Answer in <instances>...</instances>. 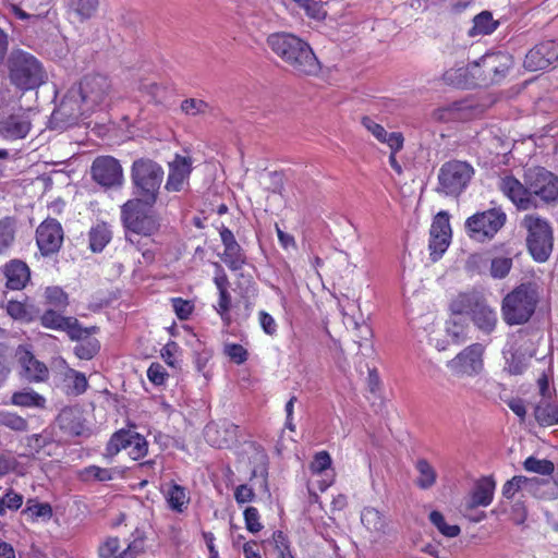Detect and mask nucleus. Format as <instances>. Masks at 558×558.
I'll list each match as a JSON object with an SVG mask.
<instances>
[{
	"mask_svg": "<svg viewBox=\"0 0 558 558\" xmlns=\"http://www.w3.org/2000/svg\"><path fill=\"white\" fill-rule=\"evenodd\" d=\"M83 106L76 89L71 88L62 99L60 106L53 111L52 120L64 126L72 125L76 123L81 116L89 110L87 107L84 108Z\"/></svg>",
	"mask_w": 558,
	"mask_h": 558,
	"instance_id": "a211bd4d",
	"label": "nucleus"
},
{
	"mask_svg": "<svg viewBox=\"0 0 558 558\" xmlns=\"http://www.w3.org/2000/svg\"><path fill=\"white\" fill-rule=\"evenodd\" d=\"M487 85L486 75L483 76L480 62H472L456 70V87L473 88Z\"/></svg>",
	"mask_w": 558,
	"mask_h": 558,
	"instance_id": "c756f323",
	"label": "nucleus"
},
{
	"mask_svg": "<svg viewBox=\"0 0 558 558\" xmlns=\"http://www.w3.org/2000/svg\"><path fill=\"white\" fill-rule=\"evenodd\" d=\"M132 430L121 429L114 433L106 447V456L113 457L121 450H126L133 436Z\"/></svg>",
	"mask_w": 558,
	"mask_h": 558,
	"instance_id": "4c0bfd02",
	"label": "nucleus"
},
{
	"mask_svg": "<svg viewBox=\"0 0 558 558\" xmlns=\"http://www.w3.org/2000/svg\"><path fill=\"white\" fill-rule=\"evenodd\" d=\"M46 298L49 301V303L54 305L56 307H64L68 304L66 294L60 288L57 287L47 288Z\"/></svg>",
	"mask_w": 558,
	"mask_h": 558,
	"instance_id": "680f3d73",
	"label": "nucleus"
},
{
	"mask_svg": "<svg viewBox=\"0 0 558 558\" xmlns=\"http://www.w3.org/2000/svg\"><path fill=\"white\" fill-rule=\"evenodd\" d=\"M138 553L135 542L123 547L118 537H108L98 547L99 558H135Z\"/></svg>",
	"mask_w": 558,
	"mask_h": 558,
	"instance_id": "bb28decb",
	"label": "nucleus"
},
{
	"mask_svg": "<svg viewBox=\"0 0 558 558\" xmlns=\"http://www.w3.org/2000/svg\"><path fill=\"white\" fill-rule=\"evenodd\" d=\"M36 242L43 255L58 252L63 242V230L56 219H46L36 231Z\"/></svg>",
	"mask_w": 558,
	"mask_h": 558,
	"instance_id": "dca6fc26",
	"label": "nucleus"
},
{
	"mask_svg": "<svg viewBox=\"0 0 558 558\" xmlns=\"http://www.w3.org/2000/svg\"><path fill=\"white\" fill-rule=\"evenodd\" d=\"M126 450H128V454L133 460H138L147 453L148 445H147L146 439L143 436H141L137 433H133L132 439H131L130 445L128 446Z\"/></svg>",
	"mask_w": 558,
	"mask_h": 558,
	"instance_id": "09e8293b",
	"label": "nucleus"
},
{
	"mask_svg": "<svg viewBox=\"0 0 558 558\" xmlns=\"http://www.w3.org/2000/svg\"><path fill=\"white\" fill-rule=\"evenodd\" d=\"M166 498L169 507L177 512H183L190 501L185 488L178 484H172L168 488Z\"/></svg>",
	"mask_w": 558,
	"mask_h": 558,
	"instance_id": "c9c22d12",
	"label": "nucleus"
},
{
	"mask_svg": "<svg viewBox=\"0 0 558 558\" xmlns=\"http://www.w3.org/2000/svg\"><path fill=\"white\" fill-rule=\"evenodd\" d=\"M11 373V354L8 348L0 344V387Z\"/></svg>",
	"mask_w": 558,
	"mask_h": 558,
	"instance_id": "4d7b16f0",
	"label": "nucleus"
},
{
	"mask_svg": "<svg viewBox=\"0 0 558 558\" xmlns=\"http://www.w3.org/2000/svg\"><path fill=\"white\" fill-rule=\"evenodd\" d=\"M68 379L71 380V385L69 386L71 393L74 396H80L84 393L88 387L87 378L83 373L71 369L68 373Z\"/></svg>",
	"mask_w": 558,
	"mask_h": 558,
	"instance_id": "3c124183",
	"label": "nucleus"
},
{
	"mask_svg": "<svg viewBox=\"0 0 558 558\" xmlns=\"http://www.w3.org/2000/svg\"><path fill=\"white\" fill-rule=\"evenodd\" d=\"M57 423L62 430L71 436H81L86 430L83 413L78 408L63 409L57 417Z\"/></svg>",
	"mask_w": 558,
	"mask_h": 558,
	"instance_id": "c85d7f7f",
	"label": "nucleus"
},
{
	"mask_svg": "<svg viewBox=\"0 0 558 558\" xmlns=\"http://www.w3.org/2000/svg\"><path fill=\"white\" fill-rule=\"evenodd\" d=\"M267 45L298 75H315L320 70L311 46L292 33L271 34Z\"/></svg>",
	"mask_w": 558,
	"mask_h": 558,
	"instance_id": "f257e3e1",
	"label": "nucleus"
},
{
	"mask_svg": "<svg viewBox=\"0 0 558 558\" xmlns=\"http://www.w3.org/2000/svg\"><path fill=\"white\" fill-rule=\"evenodd\" d=\"M41 324L51 329H60L68 332L70 338L86 336V331L74 317H64L53 310H47L41 316Z\"/></svg>",
	"mask_w": 558,
	"mask_h": 558,
	"instance_id": "5701e85b",
	"label": "nucleus"
},
{
	"mask_svg": "<svg viewBox=\"0 0 558 558\" xmlns=\"http://www.w3.org/2000/svg\"><path fill=\"white\" fill-rule=\"evenodd\" d=\"M362 125L371 132L379 142H383L387 135V131L384 129L383 125L376 123L373 119L369 117H363L362 118Z\"/></svg>",
	"mask_w": 558,
	"mask_h": 558,
	"instance_id": "0e129e2a",
	"label": "nucleus"
},
{
	"mask_svg": "<svg viewBox=\"0 0 558 558\" xmlns=\"http://www.w3.org/2000/svg\"><path fill=\"white\" fill-rule=\"evenodd\" d=\"M531 201L539 198L545 203L558 201V177L543 167H532L524 171ZM537 204V202H535Z\"/></svg>",
	"mask_w": 558,
	"mask_h": 558,
	"instance_id": "0eeeda50",
	"label": "nucleus"
},
{
	"mask_svg": "<svg viewBox=\"0 0 558 558\" xmlns=\"http://www.w3.org/2000/svg\"><path fill=\"white\" fill-rule=\"evenodd\" d=\"M531 482V478L522 475H515L504 484L502 496L507 499H511L517 492H519L522 487L530 484Z\"/></svg>",
	"mask_w": 558,
	"mask_h": 558,
	"instance_id": "8fccbe9b",
	"label": "nucleus"
},
{
	"mask_svg": "<svg viewBox=\"0 0 558 558\" xmlns=\"http://www.w3.org/2000/svg\"><path fill=\"white\" fill-rule=\"evenodd\" d=\"M222 260L232 270H239L242 268L245 263V256L242 253L239 243L225 247Z\"/></svg>",
	"mask_w": 558,
	"mask_h": 558,
	"instance_id": "79ce46f5",
	"label": "nucleus"
},
{
	"mask_svg": "<svg viewBox=\"0 0 558 558\" xmlns=\"http://www.w3.org/2000/svg\"><path fill=\"white\" fill-rule=\"evenodd\" d=\"M231 306V295L228 291L219 292V301L216 306L217 313L220 315L221 319L229 325L230 316L229 311Z\"/></svg>",
	"mask_w": 558,
	"mask_h": 558,
	"instance_id": "13d9d810",
	"label": "nucleus"
},
{
	"mask_svg": "<svg viewBox=\"0 0 558 558\" xmlns=\"http://www.w3.org/2000/svg\"><path fill=\"white\" fill-rule=\"evenodd\" d=\"M556 43L543 41L533 47L525 56L524 68L529 71H539L556 62Z\"/></svg>",
	"mask_w": 558,
	"mask_h": 558,
	"instance_id": "412c9836",
	"label": "nucleus"
},
{
	"mask_svg": "<svg viewBox=\"0 0 558 558\" xmlns=\"http://www.w3.org/2000/svg\"><path fill=\"white\" fill-rule=\"evenodd\" d=\"M170 172L166 183L168 191L178 192L182 189L184 181L189 178L192 170V159L177 155L170 162Z\"/></svg>",
	"mask_w": 558,
	"mask_h": 558,
	"instance_id": "393cba45",
	"label": "nucleus"
},
{
	"mask_svg": "<svg viewBox=\"0 0 558 558\" xmlns=\"http://www.w3.org/2000/svg\"><path fill=\"white\" fill-rule=\"evenodd\" d=\"M474 174L473 167L465 161H456V191H462L471 181Z\"/></svg>",
	"mask_w": 558,
	"mask_h": 558,
	"instance_id": "c03bdc74",
	"label": "nucleus"
},
{
	"mask_svg": "<svg viewBox=\"0 0 558 558\" xmlns=\"http://www.w3.org/2000/svg\"><path fill=\"white\" fill-rule=\"evenodd\" d=\"M429 520L441 534L448 537L453 536V526L446 524L444 515L439 511H432L429 513Z\"/></svg>",
	"mask_w": 558,
	"mask_h": 558,
	"instance_id": "e2e57ef3",
	"label": "nucleus"
},
{
	"mask_svg": "<svg viewBox=\"0 0 558 558\" xmlns=\"http://www.w3.org/2000/svg\"><path fill=\"white\" fill-rule=\"evenodd\" d=\"M534 415L542 426L558 424V403L543 401L535 408Z\"/></svg>",
	"mask_w": 558,
	"mask_h": 558,
	"instance_id": "473e14b6",
	"label": "nucleus"
},
{
	"mask_svg": "<svg viewBox=\"0 0 558 558\" xmlns=\"http://www.w3.org/2000/svg\"><path fill=\"white\" fill-rule=\"evenodd\" d=\"M403 135L399 132L387 133L385 140L381 143H386L391 149L390 154H397L403 147Z\"/></svg>",
	"mask_w": 558,
	"mask_h": 558,
	"instance_id": "338daca9",
	"label": "nucleus"
},
{
	"mask_svg": "<svg viewBox=\"0 0 558 558\" xmlns=\"http://www.w3.org/2000/svg\"><path fill=\"white\" fill-rule=\"evenodd\" d=\"M473 27L470 31L471 36L475 35H489L499 25L498 21L493 19V14L489 11H482L473 19Z\"/></svg>",
	"mask_w": 558,
	"mask_h": 558,
	"instance_id": "72a5a7b5",
	"label": "nucleus"
},
{
	"mask_svg": "<svg viewBox=\"0 0 558 558\" xmlns=\"http://www.w3.org/2000/svg\"><path fill=\"white\" fill-rule=\"evenodd\" d=\"M150 208L142 199L133 198L128 201L121 208L122 220L130 231L150 235L158 231L160 221L157 215L148 211Z\"/></svg>",
	"mask_w": 558,
	"mask_h": 558,
	"instance_id": "423d86ee",
	"label": "nucleus"
},
{
	"mask_svg": "<svg viewBox=\"0 0 558 558\" xmlns=\"http://www.w3.org/2000/svg\"><path fill=\"white\" fill-rule=\"evenodd\" d=\"M498 189L518 209L527 210L536 207L535 201L530 199L527 184L522 183L512 174L501 177L498 181Z\"/></svg>",
	"mask_w": 558,
	"mask_h": 558,
	"instance_id": "f3484780",
	"label": "nucleus"
},
{
	"mask_svg": "<svg viewBox=\"0 0 558 558\" xmlns=\"http://www.w3.org/2000/svg\"><path fill=\"white\" fill-rule=\"evenodd\" d=\"M523 465L526 471L541 475H549L555 470L554 463L551 461L546 459L539 460L534 457H529L524 461Z\"/></svg>",
	"mask_w": 558,
	"mask_h": 558,
	"instance_id": "49530a36",
	"label": "nucleus"
},
{
	"mask_svg": "<svg viewBox=\"0 0 558 558\" xmlns=\"http://www.w3.org/2000/svg\"><path fill=\"white\" fill-rule=\"evenodd\" d=\"M89 247L93 252H101L111 240V231L106 223H98L89 231Z\"/></svg>",
	"mask_w": 558,
	"mask_h": 558,
	"instance_id": "f704fd0d",
	"label": "nucleus"
},
{
	"mask_svg": "<svg viewBox=\"0 0 558 558\" xmlns=\"http://www.w3.org/2000/svg\"><path fill=\"white\" fill-rule=\"evenodd\" d=\"M527 230L526 244L532 257L538 262H546L553 251V231L549 223L532 215L525 216L522 221Z\"/></svg>",
	"mask_w": 558,
	"mask_h": 558,
	"instance_id": "39448f33",
	"label": "nucleus"
},
{
	"mask_svg": "<svg viewBox=\"0 0 558 558\" xmlns=\"http://www.w3.org/2000/svg\"><path fill=\"white\" fill-rule=\"evenodd\" d=\"M300 9H303L307 16L316 20H323L326 11L323 7V0H292Z\"/></svg>",
	"mask_w": 558,
	"mask_h": 558,
	"instance_id": "a18cd8bd",
	"label": "nucleus"
},
{
	"mask_svg": "<svg viewBox=\"0 0 558 558\" xmlns=\"http://www.w3.org/2000/svg\"><path fill=\"white\" fill-rule=\"evenodd\" d=\"M438 186L436 191L445 195L453 193V163L448 161L442 165L438 174Z\"/></svg>",
	"mask_w": 558,
	"mask_h": 558,
	"instance_id": "a19ab883",
	"label": "nucleus"
},
{
	"mask_svg": "<svg viewBox=\"0 0 558 558\" xmlns=\"http://www.w3.org/2000/svg\"><path fill=\"white\" fill-rule=\"evenodd\" d=\"M512 266V259L508 257H498L492 260L490 274L494 278H505Z\"/></svg>",
	"mask_w": 558,
	"mask_h": 558,
	"instance_id": "603ef678",
	"label": "nucleus"
},
{
	"mask_svg": "<svg viewBox=\"0 0 558 558\" xmlns=\"http://www.w3.org/2000/svg\"><path fill=\"white\" fill-rule=\"evenodd\" d=\"M19 362L24 371L23 376L31 381H44L48 378L47 366L36 360L34 355L27 351L19 349Z\"/></svg>",
	"mask_w": 558,
	"mask_h": 558,
	"instance_id": "cd10ccee",
	"label": "nucleus"
},
{
	"mask_svg": "<svg viewBox=\"0 0 558 558\" xmlns=\"http://www.w3.org/2000/svg\"><path fill=\"white\" fill-rule=\"evenodd\" d=\"M45 402V398L33 390L16 391L11 397V403L16 407L44 408Z\"/></svg>",
	"mask_w": 558,
	"mask_h": 558,
	"instance_id": "e433bc0d",
	"label": "nucleus"
},
{
	"mask_svg": "<svg viewBox=\"0 0 558 558\" xmlns=\"http://www.w3.org/2000/svg\"><path fill=\"white\" fill-rule=\"evenodd\" d=\"M244 520L246 529L251 533H258L263 529V524L259 522V513L255 507H247L244 511Z\"/></svg>",
	"mask_w": 558,
	"mask_h": 558,
	"instance_id": "5fc2aeb1",
	"label": "nucleus"
},
{
	"mask_svg": "<svg viewBox=\"0 0 558 558\" xmlns=\"http://www.w3.org/2000/svg\"><path fill=\"white\" fill-rule=\"evenodd\" d=\"M416 470L418 475L415 480V484L421 489L430 488L436 482V472L433 466L424 459L416 462Z\"/></svg>",
	"mask_w": 558,
	"mask_h": 558,
	"instance_id": "ea45409f",
	"label": "nucleus"
},
{
	"mask_svg": "<svg viewBox=\"0 0 558 558\" xmlns=\"http://www.w3.org/2000/svg\"><path fill=\"white\" fill-rule=\"evenodd\" d=\"M258 317H259V324H260L263 330L269 336L275 335L277 331V324H276L275 319L272 318V316L269 315L265 311H260L258 313Z\"/></svg>",
	"mask_w": 558,
	"mask_h": 558,
	"instance_id": "774afa93",
	"label": "nucleus"
},
{
	"mask_svg": "<svg viewBox=\"0 0 558 558\" xmlns=\"http://www.w3.org/2000/svg\"><path fill=\"white\" fill-rule=\"evenodd\" d=\"M537 295L530 286L521 284L502 301V317L508 325L526 323L535 312Z\"/></svg>",
	"mask_w": 558,
	"mask_h": 558,
	"instance_id": "20e7f679",
	"label": "nucleus"
},
{
	"mask_svg": "<svg viewBox=\"0 0 558 558\" xmlns=\"http://www.w3.org/2000/svg\"><path fill=\"white\" fill-rule=\"evenodd\" d=\"M496 482L492 476H484L475 482V485L468 497L460 505L461 514L471 522H481L486 518L485 512L472 515L471 511L478 507H487L494 499Z\"/></svg>",
	"mask_w": 558,
	"mask_h": 558,
	"instance_id": "1a4fd4ad",
	"label": "nucleus"
},
{
	"mask_svg": "<svg viewBox=\"0 0 558 558\" xmlns=\"http://www.w3.org/2000/svg\"><path fill=\"white\" fill-rule=\"evenodd\" d=\"M330 465H331V457L327 451L323 450V451L317 452L314 456V459L310 464V469H311L312 473L320 474L324 471H326L327 469H329Z\"/></svg>",
	"mask_w": 558,
	"mask_h": 558,
	"instance_id": "864d4df0",
	"label": "nucleus"
},
{
	"mask_svg": "<svg viewBox=\"0 0 558 558\" xmlns=\"http://www.w3.org/2000/svg\"><path fill=\"white\" fill-rule=\"evenodd\" d=\"M15 239V220L11 217L0 219V255L4 254Z\"/></svg>",
	"mask_w": 558,
	"mask_h": 558,
	"instance_id": "58836bf2",
	"label": "nucleus"
},
{
	"mask_svg": "<svg viewBox=\"0 0 558 558\" xmlns=\"http://www.w3.org/2000/svg\"><path fill=\"white\" fill-rule=\"evenodd\" d=\"M84 330L86 331V336L71 339L78 341V343L74 348L76 356L80 357L81 360H90L98 353L100 344L96 338L90 337L92 331H95L96 327H93L90 329L84 328Z\"/></svg>",
	"mask_w": 558,
	"mask_h": 558,
	"instance_id": "7c9ffc66",
	"label": "nucleus"
},
{
	"mask_svg": "<svg viewBox=\"0 0 558 558\" xmlns=\"http://www.w3.org/2000/svg\"><path fill=\"white\" fill-rule=\"evenodd\" d=\"M453 314H448L446 318L439 317L435 324L434 329L430 333V344L434 345V348L437 350L438 355L434 356L432 360L433 364V377L439 379L442 373V359L440 356V353L449 350L452 341H453V333H452V326L453 323L451 320V316Z\"/></svg>",
	"mask_w": 558,
	"mask_h": 558,
	"instance_id": "9b49d317",
	"label": "nucleus"
},
{
	"mask_svg": "<svg viewBox=\"0 0 558 558\" xmlns=\"http://www.w3.org/2000/svg\"><path fill=\"white\" fill-rule=\"evenodd\" d=\"M484 347L481 343H473L456 356V373L466 376H474L483 369Z\"/></svg>",
	"mask_w": 558,
	"mask_h": 558,
	"instance_id": "aec40b11",
	"label": "nucleus"
},
{
	"mask_svg": "<svg viewBox=\"0 0 558 558\" xmlns=\"http://www.w3.org/2000/svg\"><path fill=\"white\" fill-rule=\"evenodd\" d=\"M526 368V361L521 354L513 353L511 357L507 360V369L510 374L519 375Z\"/></svg>",
	"mask_w": 558,
	"mask_h": 558,
	"instance_id": "69168bd1",
	"label": "nucleus"
},
{
	"mask_svg": "<svg viewBox=\"0 0 558 558\" xmlns=\"http://www.w3.org/2000/svg\"><path fill=\"white\" fill-rule=\"evenodd\" d=\"M76 89L82 104L87 109L93 110L95 107L104 104L110 89V83L104 75H86Z\"/></svg>",
	"mask_w": 558,
	"mask_h": 558,
	"instance_id": "f8f14e48",
	"label": "nucleus"
},
{
	"mask_svg": "<svg viewBox=\"0 0 558 558\" xmlns=\"http://www.w3.org/2000/svg\"><path fill=\"white\" fill-rule=\"evenodd\" d=\"M93 179L104 187L121 186L123 170L120 162L111 156L97 157L92 165Z\"/></svg>",
	"mask_w": 558,
	"mask_h": 558,
	"instance_id": "4468645a",
	"label": "nucleus"
},
{
	"mask_svg": "<svg viewBox=\"0 0 558 558\" xmlns=\"http://www.w3.org/2000/svg\"><path fill=\"white\" fill-rule=\"evenodd\" d=\"M238 426L228 423H209L206 425L204 435L207 442L217 448L229 446L236 438Z\"/></svg>",
	"mask_w": 558,
	"mask_h": 558,
	"instance_id": "b1692460",
	"label": "nucleus"
},
{
	"mask_svg": "<svg viewBox=\"0 0 558 558\" xmlns=\"http://www.w3.org/2000/svg\"><path fill=\"white\" fill-rule=\"evenodd\" d=\"M2 272L7 278V288L11 290H22L31 279L28 266L20 259H12L7 263Z\"/></svg>",
	"mask_w": 558,
	"mask_h": 558,
	"instance_id": "a878e982",
	"label": "nucleus"
},
{
	"mask_svg": "<svg viewBox=\"0 0 558 558\" xmlns=\"http://www.w3.org/2000/svg\"><path fill=\"white\" fill-rule=\"evenodd\" d=\"M225 353L236 364H242L247 359V351L236 343L226 344Z\"/></svg>",
	"mask_w": 558,
	"mask_h": 558,
	"instance_id": "052dcab7",
	"label": "nucleus"
},
{
	"mask_svg": "<svg viewBox=\"0 0 558 558\" xmlns=\"http://www.w3.org/2000/svg\"><path fill=\"white\" fill-rule=\"evenodd\" d=\"M483 76L486 75L487 84L498 82L501 80L510 66L512 65V58L505 52H496L486 54L480 60Z\"/></svg>",
	"mask_w": 558,
	"mask_h": 558,
	"instance_id": "4be33fe9",
	"label": "nucleus"
},
{
	"mask_svg": "<svg viewBox=\"0 0 558 558\" xmlns=\"http://www.w3.org/2000/svg\"><path fill=\"white\" fill-rule=\"evenodd\" d=\"M0 428L24 432L27 428V421L15 413L0 412Z\"/></svg>",
	"mask_w": 558,
	"mask_h": 558,
	"instance_id": "37998d69",
	"label": "nucleus"
},
{
	"mask_svg": "<svg viewBox=\"0 0 558 558\" xmlns=\"http://www.w3.org/2000/svg\"><path fill=\"white\" fill-rule=\"evenodd\" d=\"M131 179L135 198L142 199L146 205L153 207L163 180L162 168L151 159H137L132 165Z\"/></svg>",
	"mask_w": 558,
	"mask_h": 558,
	"instance_id": "7ed1b4c3",
	"label": "nucleus"
},
{
	"mask_svg": "<svg viewBox=\"0 0 558 558\" xmlns=\"http://www.w3.org/2000/svg\"><path fill=\"white\" fill-rule=\"evenodd\" d=\"M506 220L507 216L500 208H492L476 213L468 218L465 228L472 239L478 242H485L495 236L504 227Z\"/></svg>",
	"mask_w": 558,
	"mask_h": 558,
	"instance_id": "6e6552de",
	"label": "nucleus"
},
{
	"mask_svg": "<svg viewBox=\"0 0 558 558\" xmlns=\"http://www.w3.org/2000/svg\"><path fill=\"white\" fill-rule=\"evenodd\" d=\"M1 504L3 507V514L7 509L17 510L23 504V496L15 493L13 489H9L1 498Z\"/></svg>",
	"mask_w": 558,
	"mask_h": 558,
	"instance_id": "bf43d9fd",
	"label": "nucleus"
},
{
	"mask_svg": "<svg viewBox=\"0 0 558 558\" xmlns=\"http://www.w3.org/2000/svg\"><path fill=\"white\" fill-rule=\"evenodd\" d=\"M8 70L11 83L22 90L37 88L47 80L41 62L32 53L20 49L10 53Z\"/></svg>",
	"mask_w": 558,
	"mask_h": 558,
	"instance_id": "f03ea898",
	"label": "nucleus"
},
{
	"mask_svg": "<svg viewBox=\"0 0 558 558\" xmlns=\"http://www.w3.org/2000/svg\"><path fill=\"white\" fill-rule=\"evenodd\" d=\"M181 110L187 116L195 117L198 114H206L210 110V107L202 99L189 98L182 101Z\"/></svg>",
	"mask_w": 558,
	"mask_h": 558,
	"instance_id": "de8ad7c7",
	"label": "nucleus"
},
{
	"mask_svg": "<svg viewBox=\"0 0 558 558\" xmlns=\"http://www.w3.org/2000/svg\"><path fill=\"white\" fill-rule=\"evenodd\" d=\"M461 302L464 305L462 308L456 310V315L463 313L470 315L476 328L486 335L495 330L498 323L497 314L480 295L464 298Z\"/></svg>",
	"mask_w": 558,
	"mask_h": 558,
	"instance_id": "9d476101",
	"label": "nucleus"
},
{
	"mask_svg": "<svg viewBox=\"0 0 558 558\" xmlns=\"http://www.w3.org/2000/svg\"><path fill=\"white\" fill-rule=\"evenodd\" d=\"M361 523L369 534L372 542H379L392 532L388 518L374 507H365L361 511Z\"/></svg>",
	"mask_w": 558,
	"mask_h": 558,
	"instance_id": "6ab92c4d",
	"label": "nucleus"
},
{
	"mask_svg": "<svg viewBox=\"0 0 558 558\" xmlns=\"http://www.w3.org/2000/svg\"><path fill=\"white\" fill-rule=\"evenodd\" d=\"M32 129V111L17 112L0 118V137L7 141L25 138Z\"/></svg>",
	"mask_w": 558,
	"mask_h": 558,
	"instance_id": "2eb2a0df",
	"label": "nucleus"
},
{
	"mask_svg": "<svg viewBox=\"0 0 558 558\" xmlns=\"http://www.w3.org/2000/svg\"><path fill=\"white\" fill-rule=\"evenodd\" d=\"M66 7L81 22L95 15L99 7V0H68Z\"/></svg>",
	"mask_w": 558,
	"mask_h": 558,
	"instance_id": "2f4dec72",
	"label": "nucleus"
},
{
	"mask_svg": "<svg viewBox=\"0 0 558 558\" xmlns=\"http://www.w3.org/2000/svg\"><path fill=\"white\" fill-rule=\"evenodd\" d=\"M174 313L180 319H187L193 312L194 305L191 301L181 298H173L171 300Z\"/></svg>",
	"mask_w": 558,
	"mask_h": 558,
	"instance_id": "6e6d98bb",
	"label": "nucleus"
},
{
	"mask_svg": "<svg viewBox=\"0 0 558 558\" xmlns=\"http://www.w3.org/2000/svg\"><path fill=\"white\" fill-rule=\"evenodd\" d=\"M452 230L450 215L447 211L438 213L429 230V250L433 260H437L447 251L451 242Z\"/></svg>",
	"mask_w": 558,
	"mask_h": 558,
	"instance_id": "ddd939ff",
	"label": "nucleus"
}]
</instances>
